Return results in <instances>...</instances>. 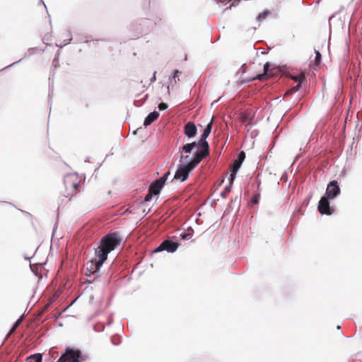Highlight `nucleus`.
Masks as SVG:
<instances>
[{"mask_svg": "<svg viewBox=\"0 0 362 362\" xmlns=\"http://www.w3.org/2000/svg\"><path fill=\"white\" fill-rule=\"evenodd\" d=\"M315 62L316 64H320L322 61V55L318 50H315Z\"/></svg>", "mask_w": 362, "mask_h": 362, "instance_id": "29", "label": "nucleus"}, {"mask_svg": "<svg viewBox=\"0 0 362 362\" xmlns=\"http://www.w3.org/2000/svg\"><path fill=\"white\" fill-rule=\"evenodd\" d=\"M339 11L338 12H335L333 14H332L329 17V21H331L332 18H334L335 17V16L339 13Z\"/></svg>", "mask_w": 362, "mask_h": 362, "instance_id": "41", "label": "nucleus"}, {"mask_svg": "<svg viewBox=\"0 0 362 362\" xmlns=\"http://www.w3.org/2000/svg\"><path fill=\"white\" fill-rule=\"evenodd\" d=\"M69 177H70L69 176H67V177H66L64 178V184H65L66 187H67V185H68V180H69Z\"/></svg>", "mask_w": 362, "mask_h": 362, "instance_id": "43", "label": "nucleus"}, {"mask_svg": "<svg viewBox=\"0 0 362 362\" xmlns=\"http://www.w3.org/2000/svg\"><path fill=\"white\" fill-rule=\"evenodd\" d=\"M156 194H153V193H151L150 192V190L148 189V192L146 193V194L145 195L144 197V201L141 202L142 204H144L147 202H149L150 201L152 200V199L156 197Z\"/></svg>", "mask_w": 362, "mask_h": 362, "instance_id": "27", "label": "nucleus"}, {"mask_svg": "<svg viewBox=\"0 0 362 362\" xmlns=\"http://www.w3.org/2000/svg\"><path fill=\"white\" fill-rule=\"evenodd\" d=\"M59 54V51L58 50V51H57V54H56V56H55V57H54V62L55 61H57V60H58Z\"/></svg>", "mask_w": 362, "mask_h": 362, "instance_id": "46", "label": "nucleus"}, {"mask_svg": "<svg viewBox=\"0 0 362 362\" xmlns=\"http://www.w3.org/2000/svg\"><path fill=\"white\" fill-rule=\"evenodd\" d=\"M337 329H341V326L338 325V326L337 327Z\"/></svg>", "mask_w": 362, "mask_h": 362, "instance_id": "57", "label": "nucleus"}, {"mask_svg": "<svg viewBox=\"0 0 362 362\" xmlns=\"http://www.w3.org/2000/svg\"><path fill=\"white\" fill-rule=\"evenodd\" d=\"M236 175L237 173H235L233 171H230V175L228 178L229 184L225 187V191L230 192L233 182L236 178Z\"/></svg>", "mask_w": 362, "mask_h": 362, "instance_id": "18", "label": "nucleus"}, {"mask_svg": "<svg viewBox=\"0 0 362 362\" xmlns=\"http://www.w3.org/2000/svg\"><path fill=\"white\" fill-rule=\"evenodd\" d=\"M89 160H90V157H86L84 161L86 163H87V162H89Z\"/></svg>", "mask_w": 362, "mask_h": 362, "instance_id": "52", "label": "nucleus"}, {"mask_svg": "<svg viewBox=\"0 0 362 362\" xmlns=\"http://www.w3.org/2000/svg\"><path fill=\"white\" fill-rule=\"evenodd\" d=\"M245 157L246 156L245 151H240L237 157L231 162L229 166L230 171H233L235 173H238L245 159Z\"/></svg>", "mask_w": 362, "mask_h": 362, "instance_id": "9", "label": "nucleus"}, {"mask_svg": "<svg viewBox=\"0 0 362 362\" xmlns=\"http://www.w3.org/2000/svg\"><path fill=\"white\" fill-rule=\"evenodd\" d=\"M204 158V156L197 151L193 153L192 157L189 156H184L183 154L180 156V159L185 160L183 163L188 164L187 167H189L191 170H194Z\"/></svg>", "mask_w": 362, "mask_h": 362, "instance_id": "5", "label": "nucleus"}, {"mask_svg": "<svg viewBox=\"0 0 362 362\" xmlns=\"http://www.w3.org/2000/svg\"><path fill=\"white\" fill-rule=\"evenodd\" d=\"M164 187L165 186L163 184L156 180L149 185L148 189L150 190L151 193L158 196Z\"/></svg>", "mask_w": 362, "mask_h": 362, "instance_id": "12", "label": "nucleus"}, {"mask_svg": "<svg viewBox=\"0 0 362 362\" xmlns=\"http://www.w3.org/2000/svg\"><path fill=\"white\" fill-rule=\"evenodd\" d=\"M184 134L188 139H192L197 135V128L193 122H188L184 125Z\"/></svg>", "mask_w": 362, "mask_h": 362, "instance_id": "10", "label": "nucleus"}, {"mask_svg": "<svg viewBox=\"0 0 362 362\" xmlns=\"http://www.w3.org/2000/svg\"><path fill=\"white\" fill-rule=\"evenodd\" d=\"M228 193V192L227 191H225V189H224L223 192H221V197L222 198H226Z\"/></svg>", "mask_w": 362, "mask_h": 362, "instance_id": "39", "label": "nucleus"}, {"mask_svg": "<svg viewBox=\"0 0 362 362\" xmlns=\"http://www.w3.org/2000/svg\"><path fill=\"white\" fill-rule=\"evenodd\" d=\"M141 100V103L140 104H137V101H134V104L135 106H137V107H141V105H143V104L146 102L144 101V99L142 98Z\"/></svg>", "mask_w": 362, "mask_h": 362, "instance_id": "35", "label": "nucleus"}, {"mask_svg": "<svg viewBox=\"0 0 362 362\" xmlns=\"http://www.w3.org/2000/svg\"><path fill=\"white\" fill-rule=\"evenodd\" d=\"M170 175V170H168L166 172L164 173V174L161 177L157 179V180L165 186Z\"/></svg>", "mask_w": 362, "mask_h": 362, "instance_id": "22", "label": "nucleus"}, {"mask_svg": "<svg viewBox=\"0 0 362 362\" xmlns=\"http://www.w3.org/2000/svg\"><path fill=\"white\" fill-rule=\"evenodd\" d=\"M59 315H60V313L56 316V318L59 317Z\"/></svg>", "mask_w": 362, "mask_h": 362, "instance_id": "59", "label": "nucleus"}, {"mask_svg": "<svg viewBox=\"0 0 362 362\" xmlns=\"http://www.w3.org/2000/svg\"><path fill=\"white\" fill-rule=\"evenodd\" d=\"M187 165L188 164L187 163H182L177 165V170L175 171L174 177L172 180V181L173 180H180L181 182H185L188 179L190 173L193 170H191L189 167H187Z\"/></svg>", "mask_w": 362, "mask_h": 362, "instance_id": "6", "label": "nucleus"}, {"mask_svg": "<svg viewBox=\"0 0 362 362\" xmlns=\"http://www.w3.org/2000/svg\"><path fill=\"white\" fill-rule=\"evenodd\" d=\"M195 148H197L195 141H192L184 144L180 150H182L184 153H192Z\"/></svg>", "mask_w": 362, "mask_h": 362, "instance_id": "15", "label": "nucleus"}, {"mask_svg": "<svg viewBox=\"0 0 362 362\" xmlns=\"http://www.w3.org/2000/svg\"><path fill=\"white\" fill-rule=\"evenodd\" d=\"M168 105L166 103H164V102H161L158 105V108H159L160 110H165L166 109H168Z\"/></svg>", "mask_w": 362, "mask_h": 362, "instance_id": "32", "label": "nucleus"}, {"mask_svg": "<svg viewBox=\"0 0 362 362\" xmlns=\"http://www.w3.org/2000/svg\"><path fill=\"white\" fill-rule=\"evenodd\" d=\"M112 315H113V314L112 313V314L110 315V317H109V318H108V320H107V321L106 325H107V326H110V325L112 324V322H113Z\"/></svg>", "mask_w": 362, "mask_h": 362, "instance_id": "34", "label": "nucleus"}, {"mask_svg": "<svg viewBox=\"0 0 362 362\" xmlns=\"http://www.w3.org/2000/svg\"><path fill=\"white\" fill-rule=\"evenodd\" d=\"M148 94H146L144 96V101H146V100L148 99Z\"/></svg>", "mask_w": 362, "mask_h": 362, "instance_id": "50", "label": "nucleus"}, {"mask_svg": "<svg viewBox=\"0 0 362 362\" xmlns=\"http://www.w3.org/2000/svg\"><path fill=\"white\" fill-rule=\"evenodd\" d=\"M217 4H218L220 6H223V5H226V3H224L223 1H218L217 2Z\"/></svg>", "mask_w": 362, "mask_h": 362, "instance_id": "45", "label": "nucleus"}, {"mask_svg": "<svg viewBox=\"0 0 362 362\" xmlns=\"http://www.w3.org/2000/svg\"><path fill=\"white\" fill-rule=\"evenodd\" d=\"M153 27L152 21L148 18H139L130 25V29L135 33L134 37L147 33Z\"/></svg>", "mask_w": 362, "mask_h": 362, "instance_id": "2", "label": "nucleus"}, {"mask_svg": "<svg viewBox=\"0 0 362 362\" xmlns=\"http://www.w3.org/2000/svg\"><path fill=\"white\" fill-rule=\"evenodd\" d=\"M256 182H257V183L258 186H259V185H260V183H261V181H260L259 179H257V180H256Z\"/></svg>", "mask_w": 362, "mask_h": 362, "instance_id": "53", "label": "nucleus"}, {"mask_svg": "<svg viewBox=\"0 0 362 362\" xmlns=\"http://www.w3.org/2000/svg\"><path fill=\"white\" fill-rule=\"evenodd\" d=\"M281 180L284 182H286L288 180V174L286 172H284V173L281 176Z\"/></svg>", "mask_w": 362, "mask_h": 362, "instance_id": "33", "label": "nucleus"}, {"mask_svg": "<svg viewBox=\"0 0 362 362\" xmlns=\"http://www.w3.org/2000/svg\"><path fill=\"white\" fill-rule=\"evenodd\" d=\"M156 71H154L152 77L150 79V81H151V83H153L156 81Z\"/></svg>", "mask_w": 362, "mask_h": 362, "instance_id": "36", "label": "nucleus"}, {"mask_svg": "<svg viewBox=\"0 0 362 362\" xmlns=\"http://www.w3.org/2000/svg\"><path fill=\"white\" fill-rule=\"evenodd\" d=\"M104 329H105V325H103V324L95 325L93 327V329L97 332H103L104 330Z\"/></svg>", "mask_w": 362, "mask_h": 362, "instance_id": "28", "label": "nucleus"}, {"mask_svg": "<svg viewBox=\"0 0 362 362\" xmlns=\"http://www.w3.org/2000/svg\"><path fill=\"white\" fill-rule=\"evenodd\" d=\"M70 185H71V186L74 189H76V188H78V186H79V185H78V183H77V182H71V183H70Z\"/></svg>", "mask_w": 362, "mask_h": 362, "instance_id": "38", "label": "nucleus"}, {"mask_svg": "<svg viewBox=\"0 0 362 362\" xmlns=\"http://www.w3.org/2000/svg\"><path fill=\"white\" fill-rule=\"evenodd\" d=\"M112 344H113L114 345H118V344L120 343L119 341V342H117V341H113L112 339Z\"/></svg>", "mask_w": 362, "mask_h": 362, "instance_id": "49", "label": "nucleus"}, {"mask_svg": "<svg viewBox=\"0 0 362 362\" xmlns=\"http://www.w3.org/2000/svg\"><path fill=\"white\" fill-rule=\"evenodd\" d=\"M138 130H139V129H137L134 130V131L133 132V134H137Z\"/></svg>", "mask_w": 362, "mask_h": 362, "instance_id": "54", "label": "nucleus"}, {"mask_svg": "<svg viewBox=\"0 0 362 362\" xmlns=\"http://www.w3.org/2000/svg\"><path fill=\"white\" fill-rule=\"evenodd\" d=\"M189 229H190L192 230V232H182L180 234V237L183 239V240H187V239H189L192 237L193 235V229L192 228V227H189Z\"/></svg>", "mask_w": 362, "mask_h": 362, "instance_id": "26", "label": "nucleus"}, {"mask_svg": "<svg viewBox=\"0 0 362 362\" xmlns=\"http://www.w3.org/2000/svg\"><path fill=\"white\" fill-rule=\"evenodd\" d=\"M1 204H11V202H6V201H4V202H0Z\"/></svg>", "mask_w": 362, "mask_h": 362, "instance_id": "51", "label": "nucleus"}, {"mask_svg": "<svg viewBox=\"0 0 362 362\" xmlns=\"http://www.w3.org/2000/svg\"><path fill=\"white\" fill-rule=\"evenodd\" d=\"M160 116L159 112L154 110L151 112L147 115V116L144 118L143 125L144 127H147L151 125L153 122H155Z\"/></svg>", "mask_w": 362, "mask_h": 362, "instance_id": "11", "label": "nucleus"}, {"mask_svg": "<svg viewBox=\"0 0 362 362\" xmlns=\"http://www.w3.org/2000/svg\"><path fill=\"white\" fill-rule=\"evenodd\" d=\"M212 127H213V119H211V121L206 125V127L203 129L202 133L201 134V136L206 139L211 132Z\"/></svg>", "mask_w": 362, "mask_h": 362, "instance_id": "19", "label": "nucleus"}, {"mask_svg": "<svg viewBox=\"0 0 362 362\" xmlns=\"http://www.w3.org/2000/svg\"><path fill=\"white\" fill-rule=\"evenodd\" d=\"M180 244L175 236L163 240L152 252L157 253L166 251L169 253H173L177 251Z\"/></svg>", "mask_w": 362, "mask_h": 362, "instance_id": "3", "label": "nucleus"}, {"mask_svg": "<svg viewBox=\"0 0 362 362\" xmlns=\"http://www.w3.org/2000/svg\"><path fill=\"white\" fill-rule=\"evenodd\" d=\"M271 14L272 13L269 10H264L258 14V16L256 18V21L257 22H261Z\"/></svg>", "mask_w": 362, "mask_h": 362, "instance_id": "21", "label": "nucleus"}, {"mask_svg": "<svg viewBox=\"0 0 362 362\" xmlns=\"http://www.w3.org/2000/svg\"><path fill=\"white\" fill-rule=\"evenodd\" d=\"M195 144L197 147L196 151L199 152L201 155H203L204 158H206L209 155L210 147L207 140L205 138L200 135L198 139V141H195Z\"/></svg>", "mask_w": 362, "mask_h": 362, "instance_id": "8", "label": "nucleus"}, {"mask_svg": "<svg viewBox=\"0 0 362 362\" xmlns=\"http://www.w3.org/2000/svg\"><path fill=\"white\" fill-rule=\"evenodd\" d=\"M341 189L339 182L336 180H331L327 185L326 191L324 197L330 199H334L339 196Z\"/></svg>", "mask_w": 362, "mask_h": 362, "instance_id": "4", "label": "nucleus"}, {"mask_svg": "<svg viewBox=\"0 0 362 362\" xmlns=\"http://www.w3.org/2000/svg\"><path fill=\"white\" fill-rule=\"evenodd\" d=\"M136 101H137V104H140L141 100H136Z\"/></svg>", "mask_w": 362, "mask_h": 362, "instance_id": "58", "label": "nucleus"}, {"mask_svg": "<svg viewBox=\"0 0 362 362\" xmlns=\"http://www.w3.org/2000/svg\"><path fill=\"white\" fill-rule=\"evenodd\" d=\"M245 66H246L245 64H243L242 66L240 67V69H239V71L237 72V74H238L240 70H243V73H244V69H245Z\"/></svg>", "mask_w": 362, "mask_h": 362, "instance_id": "44", "label": "nucleus"}, {"mask_svg": "<svg viewBox=\"0 0 362 362\" xmlns=\"http://www.w3.org/2000/svg\"><path fill=\"white\" fill-rule=\"evenodd\" d=\"M259 198H260V194H255L252 199H251V203L252 204H257L259 202Z\"/></svg>", "mask_w": 362, "mask_h": 362, "instance_id": "30", "label": "nucleus"}, {"mask_svg": "<svg viewBox=\"0 0 362 362\" xmlns=\"http://www.w3.org/2000/svg\"><path fill=\"white\" fill-rule=\"evenodd\" d=\"M36 50H38V49H37V47H33V48H30V49H28V52L25 53V54H24V56H23V58H21V59H19V60H18V61H17V62H13V63L11 64H9V65H8V66H5L4 68H3V69H1V71H2V70H4V69H8V68H11V67H12V66H15V65L18 64V63H20V62H21L22 60H23L24 59H25V58H28V57H30V56H32V55L35 54V51H36Z\"/></svg>", "mask_w": 362, "mask_h": 362, "instance_id": "13", "label": "nucleus"}, {"mask_svg": "<svg viewBox=\"0 0 362 362\" xmlns=\"http://www.w3.org/2000/svg\"><path fill=\"white\" fill-rule=\"evenodd\" d=\"M90 41L88 37H86L83 40H78V42H86Z\"/></svg>", "mask_w": 362, "mask_h": 362, "instance_id": "40", "label": "nucleus"}, {"mask_svg": "<svg viewBox=\"0 0 362 362\" xmlns=\"http://www.w3.org/2000/svg\"><path fill=\"white\" fill-rule=\"evenodd\" d=\"M233 203H238V204H240V199L238 198V196H236L235 198L232 199L231 201H230V203L228 205V208H230L231 207V204Z\"/></svg>", "mask_w": 362, "mask_h": 362, "instance_id": "31", "label": "nucleus"}, {"mask_svg": "<svg viewBox=\"0 0 362 362\" xmlns=\"http://www.w3.org/2000/svg\"><path fill=\"white\" fill-rule=\"evenodd\" d=\"M20 320H21V318H19L18 320H16L13 324L11 329L9 330L8 333L7 334V335L6 337V339L8 338L11 334H13V333L15 332V331L16 330V329L18 327V326L20 325Z\"/></svg>", "mask_w": 362, "mask_h": 362, "instance_id": "25", "label": "nucleus"}, {"mask_svg": "<svg viewBox=\"0 0 362 362\" xmlns=\"http://www.w3.org/2000/svg\"><path fill=\"white\" fill-rule=\"evenodd\" d=\"M273 69H274V65L272 63H270L269 62H266L263 66L264 74L260 75L257 78L259 80H263L264 78V76H269V72L270 71H272Z\"/></svg>", "mask_w": 362, "mask_h": 362, "instance_id": "17", "label": "nucleus"}, {"mask_svg": "<svg viewBox=\"0 0 362 362\" xmlns=\"http://www.w3.org/2000/svg\"><path fill=\"white\" fill-rule=\"evenodd\" d=\"M42 267V264L36 263V264H30V267L32 272L38 277L39 279L42 278V274H41V268Z\"/></svg>", "mask_w": 362, "mask_h": 362, "instance_id": "14", "label": "nucleus"}, {"mask_svg": "<svg viewBox=\"0 0 362 362\" xmlns=\"http://www.w3.org/2000/svg\"><path fill=\"white\" fill-rule=\"evenodd\" d=\"M262 54H267V52L266 51H263V52H262Z\"/></svg>", "mask_w": 362, "mask_h": 362, "instance_id": "56", "label": "nucleus"}, {"mask_svg": "<svg viewBox=\"0 0 362 362\" xmlns=\"http://www.w3.org/2000/svg\"><path fill=\"white\" fill-rule=\"evenodd\" d=\"M39 4L43 5L45 6V8H46V10L47 11V6H46V5L45 4V3H44V1L42 0H40Z\"/></svg>", "mask_w": 362, "mask_h": 362, "instance_id": "47", "label": "nucleus"}, {"mask_svg": "<svg viewBox=\"0 0 362 362\" xmlns=\"http://www.w3.org/2000/svg\"><path fill=\"white\" fill-rule=\"evenodd\" d=\"M112 344H113L114 345H118V344L120 343L119 341V342H117V341H113L112 339Z\"/></svg>", "mask_w": 362, "mask_h": 362, "instance_id": "48", "label": "nucleus"}, {"mask_svg": "<svg viewBox=\"0 0 362 362\" xmlns=\"http://www.w3.org/2000/svg\"><path fill=\"white\" fill-rule=\"evenodd\" d=\"M293 79L296 82V86L293 87L295 92L298 91L302 88L304 81H306L305 76H301L300 77L294 76L293 77Z\"/></svg>", "mask_w": 362, "mask_h": 362, "instance_id": "16", "label": "nucleus"}, {"mask_svg": "<svg viewBox=\"0 0 362 362\" xmlns=\"http://www.w3.org/2000/svg\"><path fill=\"white\" fill-rule=\"evenodd\" d=\"M66 37H67V40L66 42H64V44H62V45L56 44V45L60 48H62L63 47L66 46V45L71 43V42L73 40V37H72V34H71V32L70 30H67Z\"/></svg>", "mask_w": 362, "mask_h": 362, "instance_id": "23", "label": "nucleus"}, {"mask_svg": "<svg viewBox=\"0 0 362 362\" xmlns=\"http://www.w3.org/2000/svg\"><path fill=\"white\" fill-rule=\"evenodd\" d=\"M24 258L27 259H29V260H30V259H31L30 257H28V256H25Z\"/></svg>", "mask_w": 362, "mask_h": 362, "instance_id": "55", "label": "nucleus"}, {"mask_svg": "<svg viewBox=\"0 0 362 362\" xmlns=\"http://www.w3.org/2000/svg\"><path fill=\"white\" fill-rule=\"evenodd\" d=\"M181 72L178 70V69H175L173 71V74L171 75V76L169 78V80L170 81V83H172L173 82V80H174V82L176 84L177 83V81H180L179 78H178V75L180 74Z\"/></svg>", "mask_w": 362, "mask_h": 362, "instance_id": "24", "label": "nucleus"}, {"mask_svg": "<svg viewBox=\"0 0 362 362\" xmlns=\"http://www.w3.org/2000/svg\"><path fill=\"white\" fill-rule=\"evenodd\" d=\"M122 238L118 232L110 233L98 243V247L94 248L95 257L87 262V272L100 276V269L107 260L108 254L115 250L121 243Z\"/></svg>", "mask_w": 362, "mask_h": 362, "instance_id": "1", "label": "nucleus"}, {"mask_svg": "<svg viewBox=\"0 0 362 362\" xmlns=\"http://www.w3.org/2000/svg\"><path fill=\"white\" fill-rule=\"evenodd\" d=\"M27 362H42V355L41 354H34L27 357Z\"/></svg>", "mask_w": 362, "mask_h": 362, "instance_id": "20", "label": "nucleus"}, {"mask_svg": "<svg viewBox=\"0 0 362 362\" xmlns=\"http://www.w3.org/2000/svg\"><path fill=\"white\" fill-rule=\"evenodd\" d=\"M52 94H53V88H49V100L52 99Z\"/></svg>", "mask_w": 362, "mask_h": 362, "instance_id": "37", "label": "nucleus"}, {"mask_svg": "<svg viewBox=\"0 0 362 362\" xmlns=\"http://www.w3.org/2000/svg\"><path fill=\"white\" fill-rule=\"evenodd\" d=\"M339 11L338 12H335L333 14H332L329 17V21H331L332 18H334L335 17V16L339 13Z\"/></svg>", "mask_w": 362, "mask_h": 362, "instance_id": "42", "label": "nucleus"}, {"mask_svg": "<svg viewBox=\"0 0 362 362\" xmlns=\"http://www.w3.org/2000/svg\"><path fill=\"white\" fill-rule=\"evenodd\" d=\"M329 198L322 197L318 202L317 209L322 215H332L334 211V206L330 205Z\"/></svg>", "mask_w": 362, "mask_h": 362, "instance_id": "7", "label": "nucleus"}]
</instances>
